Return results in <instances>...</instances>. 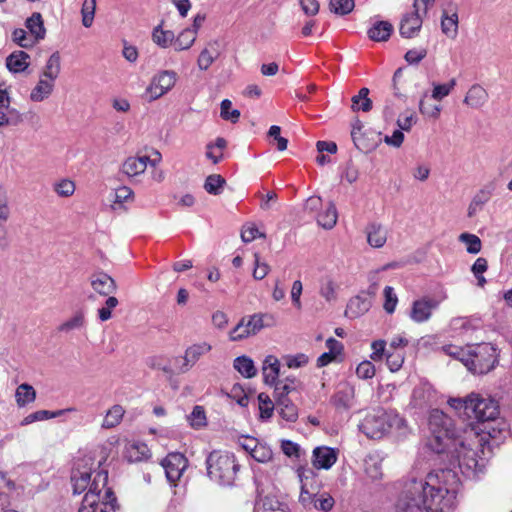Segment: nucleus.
I'll list each match as a JSON object with an SVG mask.
<instances>
[{
    "label": "nucleus",
    "instance_id": "nucleus-28",
    "mask_svg": "<svg viewBox=\"0 0 512 512\" xmlns=\"http://www.w3.org/2000/svg\"><path fill=\"white\" fill-rule=\"evenodd\" d=\"M245 324L248 332L251 336L256 335L260 332L265 326H268V323H265V320H273V317L269 314H253L248 317H244L241 319Z\"/></svg>",
    "mask_w": 512,
    "mask_h": 512
},
{
    "label": "nucleus",
    "instance_id": "nucleus-41",
    "mask_svg": "<svg viewBox=\"0 0 512 512\" xmlns=\"http://www.w3.org/2000/svg\"><path fill=\"white\" fill-rule=\"evenodd\" d=\"M15 398L18 406L23 407L32 403L36 398L35 389L29 384H21L15 392Z\"/></svg>",
    "mask_w": 512,
    "mask_h": 512
},
{
    "label": "nucleus",
    "instance_id": "nucleus-6",
    "mask_svg": "<svg viewBox=\"0 0 512 512\" xmlns=\"http://www.w3.org/2000/svg\"><path fill=\"white\" fill-rule=\"evenodd\" d=\"M469 412L467 417L480 422L491 421L499 415V407L495 400L471 393L468 402Z\"/></svg>",
    "mask_w": 512,
    "mask_h": 512
},
{
    "label": "nucleus",
    "instance_id": "nucleus-26",
    "mask_svg": "<svg viewBox=\"0 0 512 512\" xmlns=\"http://www.w3.org/2000/svg\"><path fill=\"white\" fill-rule=\"evenodd\" d=\"M371 302L364 296L353 297L346 308V315L350 318H357L369 311Z\"/></svg>",
    "mask_w": 512,
    "mask_h": 512
},
{
    "label": "nucleus",
    "instance_id": "nucleus-42",
    "mask_svg": "<svg viewBox=\"0 0 512 512\" xmlns=\"http://www.w3.org/2000/svg\"><path fill=\"white\" fill-rule=\"evenodd\" d=\"M85 315L82 311L76 312L72 317L64 321L59 327L60 332L69 333L74 330H80L85 326Z\"/></svg>",
    "mask_w": 512,
    "mask_h": 512
},
{
    "label": "nucleus",
    "instance_id": "nucleus-39",
    "mask_svg": "<svg viewBox=\"0 0 512 512\" xmlns=\"http://www.w3.org/2000/svg\"><path fill=\"white\" fill-rule=\"evenodd\" d=\"M197 38L195 30L186 28L182 30L178 36L174 39V48L177 51L189 49Z\"/></svg>",
    "mask_w": 512,
    "mask_h": 512
},
{
    "label": "nucleus",
    "instance_id": "nucleus-23",
    "mask_svg": "<svg viewBox=\"0 0 512 512\" xmlns=\"http://www.w3.org/2000/svg\"><path fill=\"white\" fill-rule=\"evenodd\" d=\"M124 455L129 462H141L149 458L150 450L143 442H130L125 446Z\"/></svg>",
    "mask_w": 512,
    "mask_h": 512
},
{
    "label": "nucleus",
    "instance_id": "nucleus-37",
    "mask_svg": "<svg viewBox=\"0 0 512 512\" xmlns=\"http://www.w3.org/2000/svg\"><path fill=\"white\" fill-rule=\"evenodd\" d=\"M338 219L336 207L333 203H329L328 206L318 214L317 222L324 229H332Z\"/></svg>",
    "mask_w": 512,
    "mask_h": 512
},
{
    "label": "nucleus",
    "instance_id": "nucleus-35",
    "mask_svg": "<svg viewBox=\"0 0 512 512\" xmlns=\"http://www.w3.org/2000/svg\"><path fill=\"white\" fill-rule=\"evenodd\" d=\"M233 367L245 378H253L257 374L253 360L245 355L235 358Z\"/></svg>",
    "mask_w": 512,
    "mask_h": 512
},
{
    "label": "nucleus",
    "instance_id": "nucleus-3",
    "mask_svg": "<svg viewBox=\"0 0 512 512\" xmlns=\"http://www.w3.org/2000/svg\"><path fill=\"white\" fill-rule=\"evenodd\" d=\"M402 421L397 413L379 408L367 413L359 428L368 438L380 439Z\"/></svg>",
    "mask_w": 512,
    "mask_h": 512
},
{
    "label": "nucleus",
    "instance_id": "nucleus-44",
    "mask_svg": "<svg viewBox=\"0 0 512 512\" xmlns=\"http://www.w3.org/2000/svg\"><path fill=\"white\" fill-rule=\"evenodd\" d=\"M273 386L275 398L288 397L296 389V379L287 377L282 381L277 380Z\"/></svg>",
    "mask_w": 512,
    "mask_h": 512
},
{
    "label": "nucleus",
    "instance_id": "nucleus-15",
    "mask_svg": "<svg viewBox=\"0 0 512 512\" xmlns=\"http://www.w3.org/2000/svg\"><path fill=\"white\" fill-rule=\"evenodd\" d=\"M351 137L355 146L364 153L374 150L382 141V133L376 130H352Z\"/></svg>",
    "mask_w": 512,
    "mask_h": 512
},
{
    "label": "nucleus",
    "instance_id": "nucleus-14",
    "mask_svg": "<svg viewBox=\"0 0 512 512\" xmlns=\"http://www.w3.org/2000/svg\"><path fill=\"white\" fill-rule=\"evenodd\" d=\"M211 350L212 345L206 341L197 342L188 346L184 352L183 364L179 367V372H188L203 356L210 353Z\"/></svg>",
    "mask_w": 512,
    "mask_h": 512
},
{
    "label": "nucleus",
    "instance_id": "nucleus-20",
    "mask_svg": "<svg viewBox=\"0 0 512 512\" xmlns=\"http://www.w3.org/2000/svg\"><path fill=\"white\" fill-rule=\"evenodd\" d=\"M354 387L345 383L339 386L337 392L332 398V402L339 410H348L354 404Z\"/></svg>",
    "mask_w": 512,
    "mask_h": 512
},
{
    "label": "nucleus",
    "instance_id": "nucleus-31",
    "mask_svg": "<svg viewBox=\"0 0 512 512\" xmlns=\"http://www.w3.org/2000/svg\"><path fill=\"white\" fill-rule=\"evenodd\" d=\"M422 26V18L418 15L410 14L403 18L400 24V33L406 38L415 36Z\"/></svg>",
    "mask_w": 512,
    "mask_h": 512
},
{
    "label": "nucleus",
    "instance_id": "nucleus-22",
    "mask_svg": "<svg viewBox=\"0 0 512 512\" xmlns=\"http://www.w3.org/2000/svg\"><path fill=\"white\" fill-rule=\"evenodd\" d=\"M29 65L30 56L22 50L14 51L6 58V67L12 73L24 72Z\"/></svg>",
    "mask_w": 512,
    "mask_h": 512
},
{
    "label": "nucleus",
    "instance_id": "nucleus-25",
    "mask_svg": "<svg viewBox=\"0 0 512 512\" xmlns=\"http://www.w3.org/2000/svg\"><path fill=\"white\" fill-rule=\"evenodd\" d=\"M370 90L366 87L361 88L358 93L351 98V110L353 112L367 113L373 108V101L369 97Z\"/></svg>",
    "mask_w": 512,
    "mask_h": 512
},
{
    "label": "nucleus",
    "instance_id": "nucleus-29",
    "mask_svg": "<svg viewBox=\"0 0 512 512\" xmlns=\"http://www.w3.org/2000/svg\"><path fill=\"white\" fill-rule=\"evenodd\" d=\"M125 415V409L119 404L113 405L109 408L103 418L101 427L103 429H112L117 427Z\"/></svg>",
    "mask_w": 512,
    "mask_h": 512
},
{
    "label": "nucleus",
    "instance_id": "nucleus-2",
    "mask_svg": "<svg viewBox=\"0 0 512 512\" xmlns=\"http://www.w3.org/2000/svg\"><path fill=\"white\" fill-rule=\"evenodd\" d=\"M431 436L428 446L436 453H443L454 447L455 457L461 472L473 476L484 467L483 453L484 437L474 428L464 431V436L455 438L453 421L442 411L434 410L429 417Z\"/></svg>",
    "mask_w": 512,
    "mask_h": 512
},
{
    "label": "nucleus",
    "instance_id": "nucleus-1",
    "mask_svg": "<svg viewBox=\"0 0 512 512\" xmlns=\"http://www.w3.org/2000/svg\"><path fill=\"white\" fill-rule=\"evenodd\" d=\"M460 481L451 469H436L424 480L411 479L397 502L398 512H451Z\"/></svg>",
    "mask_w": 512,
    "mask_h": 512
},
{
    "label": "nucleus",
    "instance_id": "nucleus-4",
    "mask_svg": "<svg viewBox=\"0 0 512 512\" xmlns=\"http://www.w3.org/2000/svg\"><path fill=\"white\" fill-rule=\"evenodd\" d=\"M209 478L220 485H232L235 481L239 465L230 453L213 451L206 460Z\"/></svg>",
    "mask_w": 512,
    "mask_h": 512
},
{
    "label": "nucleus",
    "instance_id": "nucleus-32",
    "mask_svg": "<svg viewBox=\"0 0 512 512\" xmlns=\"http://www.w3.org/2000/svg\"><path fill=\"white\" fill-rule=\"evenodd\" d=\"M392 31V24L387 21H378L368 30V36L376 42L386 41L389 39Z\"/></svg>",
    "mask_w": 512,
    "mask_h": 512
},
{
    "label": "nucleus",
    "instance_id": "nucleus-8",
    "mask_svg": "<svg viewBox=\"0 0 512 512\" xmlns=\"http://www.w3.org/2000/svg\"><path fill=\"white\" fill-rule=\"evenodd\" d=\"M162 161V155L154 150L151 155L128 157L122 164V172L129 178L139 176L145 172L147 166L155 167Z\"/></svg>",
    "mask_w": 512,
    "mask_h": 512
},
{
    "label": "nucleus",
    "instance_id": "nucleus-38",
    "mask_svg": "<svg viewBox=\"0 0 512 512\" xmlns=\"http://www.w3.org/2000/svg\"><path fill=\"white\" fill-rule=\"evenodd\" d=\"M338 284L331 278L326 277L321 280L319 294L327 302H335L337 300Z\"/></svg>",
    "mask_w": 512,
    "mask_h": 512
},
{
    "label": "nucleus",
    "instance_id": "nucleus-10",
    "mask_svg": "<svg viewBox=\"0 0 512 512\" xmlns=\"http://www.w3.org/2000/svg\"><path fill=\"white\" fill-rule=\"evenodd\" d=\"M175 83L176 74L174 72L162 71L152 78L145 95L150 101L156 100L171 90Z\"/></svg>",
    "mask_w": 512,
    "mask_h": 512
},
{
    "label": "nucleus",
    "instance_id": "nucleus-53",
    "mask_svg": "<svg viewBox=\"0 0 512 512\" xmlns=\"http://www.w3.org/2000/svg\"><path fill=\"white\" fill-rule=\"evenodd\" d=\"M96 11V0H84L81 14H82V24L85 27H90L93 24L94 15Z\"/></svg>",
    "mask_w": 512,
    "mask_h": 512
},
{
    "label": "nucleus",
    "instance_id": "nucleus-57",
    "mask_svg": "<svg viewBox=\"0 0 512 512\" xmlns=\"http://www.w3.org/2000/svg\"><path fill=\"white\" fill-rule=\"evenodd\" d=\"M384 294V304L383 308L388 314H392L397 306L398 297L394 291V289L390 286H386L383 291Z\"/></svg>",
    "mask_w": 512,
    "mask_h": 512
},
{
    "label": "nucleus",
    "instance_id": "nucleus-61",
    "mask_svg": "<svg viewBox=\"0 0 512 512\" xmlns=\"http://www.w3.org/2000/svg\"><path fill=\"white\" fill-rule=\"evenodd\" d=\"M113 196V209H116L115 205H121L133 197V191L131 188L127 186H122L114 190L112 193Z\"/></svg>",
    "mask_w": 512,
    "mask_h": 512
},
{
    "label": "nucleus",
    "instance_id": "nucleus-51",
    "mask_svg": "<svg viewBox=\"0 0 512 512\" xmlns=\"http://www.w3.org/2000/svg\"><path fill=\"white\" fill-rule=\"evenodd\" d=\"M12 40L22 48H32L37 43L24 29H15L12 33Z\"/></svg>",
    "mask_w": 512,
    "mask_h": 512
},
{
    "label": "nucleus",
    "instance_id": "nucleus-60",
    "mask_svg": "<svg viewBox=\"0 0 512 512\" xmlns=\"http://www.w3.org/2000/svg\"><path fill=\"white\" fill-rule=\"evenodd\" d=\"M354 6V0H330L331 11L339 15L350 13Z\"/></svg>",
    "mask_w": 512,
    "mask_h": 512
},
{
    "label": "nucleus",
    "instance_id": "nucleus-12",
    "mask_svg": "<svg viewBox=\"0 0 512 512\" xmlns=\"http://www.w3.org/2000/svg\"><path fill=\"white\" fill-rule=\"evenodd\" d=\"M439 306V301L430 297L423 296L414 300L409 311V318L417 323H425L429 321L433 315V311Z\"/></svg>",
    "mask_w": 512,
    "mask_h": 512
},
{
    "label": "nucleus",
    "instance_id": "nucleus-18",
    "mask_svg": "<svg viewBox=\"0 0 512 512\" xmlns=\"http://www.w3.org/2000/svg\"><path fill=\"white\" fill-rule=\"evenodd\" d=\"M280 361L274 355H268L264 358L262 363V375L266 385L272 386L276 384L280 375Z\"/></svg>",
    "mask_w": 512,
    "mask_h": 512
},
{
    "label": "nucleus",
    "instance_id": "nucleus-59",
    "mask_svg": "<svg viewBox=\"0 0 512 512\" xmlns=\"http://www.w3.org/2000/svg\"><path fill=\"white\" fill-rule=\"evenodd\" d=\"M54 191L60 197H70L75 192V183L69 179H62L54 184Z\"/></svg>",
    "mask_w": 512,
    "mask_h": 512
},
{
    "label": "nucleus",
    "instance_id": "nucleus-7",
    "mask_svg": "<svg viewBox=\"0 0 512 512\" xmlns=\"http://www.w3.org/2000/svg\"><path fill=\"white\" fill-rule=\"evenodd\" d=\"M108 473L104 470L95 473L90 490L85 494L82 505L78 512H96V505L101 502L103 505L104 491L107 488Z\"/></svg>",
    "mask_w": 512,
    "mask_h": 512
},
{
    "label": "nucleus",
    "instance_id": "nucleus-17",
    "mask_svg": "<svg viewBox=\"0 0 512 512\" xmlns=\"http://www.w3.org/2000/svg\"><path fill=\"white\" fill-rule=\"evenodd\" d=\"M90 284L95 292L102 296L110 295L116 291L114 279L106 273L93 274L90 278Z\"/></svg>",
    "mask_w": 512,
    "mask_h": 512
},
{
    "label": "nucleus",
    "instance_id": "nucleus-50",
    "mask_svg": "<svg viewBox=\"0 0 512 512\" xmlns=\"http://www.w3.org/2000/svg\"><path fill=\"white\" fill-rule=\"evenodd\" d=\"M260 418L263 420L270 419L273 415L274 404L270 397L265 393L258 395Z\"/></svg>",
    "mask_w": 512,
    "mask_h": 512
},
{
    "label": "nucleus",
    "instance_id": "nucleus-64",
    "mask_svg": "<svg viewBox=\"0 0 512 512\" xmlns=\"http://www.w3.org/2000/svg\"><path fill=\"white\" fill-rule=\"evenodd\" d=\"M432 100L431 97L425 95L420 101V110L424 115L435 118L440 113V106L432 104Z\"/></svg>",
    "mask_w": 512,
    "mask_h": 512
},
{
    "label": "nucleus",
    "instance_id": "nucleus-47",
    "mask_svg": "<svg viewBox=\"0 0 512 512\" xmlns=\"http://www.w3.org/2000/svg\"><path fill=\"white\" fill-rule=\"evenodd\" d=\"M459 241L466 245V251L470 254H477L481 251V240L475 234L462 233L459 235Z\"/></svg>",
    "mask_w": 512,
    "mask_h": 512
},
{
    "label": "nucleus",
    "instance_id": "nucleus-19",
    "mask_svg": "<svg viewBox=\"0 0 512 512\" xmlns=\"http://www.w3.org/2000/svg\"><path fill=\"white\" fill-rule=\"evenodd\" d=\"M366 238L368 244L373 248H382L388 237V230L379 223H370L366 229Z\"/></svg>",
    "mask_w": 512,
    "mask_h": 512
},
{
    "label": "nucleus",
    "instance_id": "nucleus-54",
    "mask_svg": "<svg viewBox=\"0 0 512 512\" xmlns=\"http://www.w3.org/2000/svg\"><path fill=\"white\" fill-rule=\"evenodd\" d=\"M187 419L190 425L195 429L204 427L206 425V414L204 408L198 405L195 406Z\"/></svg>",
    "mask_w": 512,
    "mask_h": 512
},
{
    "label": "nucleus",
    "instance_id": "nucleus-63",
    "mask_svg": "<svg viewBox=\"0 0 512 512\" xmlns=\"http://www.w3.org/2000/svg\"><path fill=\"white\" fill-rule=\"evenodd\" d=\"M273 453L270 447L265 444L258 443L257 446H254V452L251 455L253 459L260 463L269 462L272 459Z\"/></svg>",
    "mask_w": 512,
    "mask_h": 512
},
{
    "label": "nucleus",
    "instance_id": "nucleus-33",
    "mask_svg": "<svg viewBox=\"0 0 512 512\" xmlns=\"http://www.w3.org/2000/svg\"><path fill=\"white\" fill-rule=\"evenodd\" d=\"M487 98L486 90L479 85H474L468 90L464 102L472 108H479L487 101Z\"/></svg>",
    "mask_w": 512,
    "mask_h": 512
},
{
    "label": "nucleus",
    "instance_id": "nucleus-52",
    "mask_svg": "<svg viewBox=\"0 0 512 512\" xmlns=\"http://www.w3.org/2000/svg\"><path fill=\"white\" fill-rule=\"evenodd\" d=\"M334 505V498L328 492H322L318 494L312 508L321 512H330Z\"/></svg>",
    "mask_w": 512,
    "mask_h": 512
},
{
    "label": "nucleus",
    "instance_id": "nucleus-48",
    "mask_svg": "<svg viewBox=\"0 0 512 512\" xmlns=\"http://www.w3.org/2000/svg\"><path fill=\"white\" fill-rule=\"evenodd\" d=\"M147 365L154 369L160 370L167 375L174 374V370L171 366L170 360L164 356H153L147 360Z\"/></svg>",
    "mask_w": 512,
    "mask_h": 512
},
{
    "label": "nucleus",
    "instance_id": "nucleus-5",
    "mask_svg": "<svg viewBox=\"0 0 512 512\" xmlns=\"http://www.w3.org/2000/svg\"><path fill=\"white\" fill-rule=\"evenodd\" d=\"M464 365L474 374L490 372L497 362L496 349L490 343H481L468 347Z\"/></svg>",
    "mask_w": 512,
    "mask_h": 512
},
{
    "label": "nucleus",
    "instance_id": "nucleus-56",
    "mask_svg": "<svg viewBox=\"0 0 512 512\" xmlns=\"http://www.w3.org/2000/svg\"><path fill=\"white\" fill-rule=\"evenodd\" d=\"M270 266L267 262L262 261L259 254H254V269H253V278L255 280L264 279L268 273L270 272Z\"/></svg>",
    "mask_w": 512,
    "mask_h": 512
},
{
    "label": "nucleus",
    "instance_id": "nucleus-27",
    "mask_svg": "<svg viewBox=\"0 0 512 512\" xmlns=\"http://www.w3.org/2000/svg\"><path fill=\"white\" fill-rule=\"evenodd\" d=\"M276 408L284 420L288 422H295L297 420L298 409L288 397L276 398Z\"/></svg>",
    "mask_w": 512,
    "mask_h": 512
},
{
    "label": "nucleus",
    "instance_id": "nucleus-45",
    "mask_svg": "<svg viewBox=\"0 0 512 512\" xmlns=\"http://www.w3.org/2000/svg\"><path fill=\"white\" fill-rule=\"evenodd\" d=\"M442 32L450 37L454 38L458 31V15L456 12L451 15H444L441 21Z\"/></svg>",
    "mask_w": 512,
    "mask_h": 512
},
{
    "label": "nucleus",
    "instance_id": "nucleus-21",
    "mask_svg": "<svg viewBox=\"0 0 512 512\" xmlns=\"http://www.w3.org/2000/svg\"><path fill=\"white\" fill-rule=\"evenodd\" d=\"M228 142L222 137H218L205 146V157L213 164H218L224 159V153L227 149Z\"/></svg>",
    "mask_w": 512,
    "mask_h": 512
},
{
    "label": "nucleus",
    "instance_id": "nucleus-55",
    "mask_svg": "<svg viewBox=\"0 0 512 512\" xmlns=\"http://www.w3.org/2000/svg\"><path fill=\"white\" fill-rule=\"evenodd\" d=\"M10 215L11 209L6 189L0 186V226L9 220Z\"/></svg>",
    "mask_w": 512,
    "mask_h": 512
},
{
    "label": "nucleus",
    "instance_id": "nucleus-13",
    "mask_svg": "<svg viewBox=\"0 0 512 512\" xmlns=\"http://www.w3.org/2000/svg\"><path fill=\"white\" fill-rule=\"evenodd\" d=\"M167 480L175 483L187 468V459L181 453H170L162 461Z\"/></svg>",
    "mask_w": 512,
    "mask_h": 512
},
{
    "label": "nucleus",
    "instance_id": "nucleus-24",
    "mask_svg": "<svg viewBox=\"0 0 512 512\" xmlns=\"http://www.w3.org/2000/svg\"><path fill=\"white\" fill-rule=\"evenodd\" d=\"M481 326V320L477 317H455L450 321V330L454 333H468L478 329Z\"/></svg>",
    "mask_w": 512,
    "mask_h": 512
},
{
    "label": "nucleus",
    "instance_id": "nucleus-34",
    "mask_svg": "<svg viewBox=\"0 0 512 512\" xmlns=\"http://www.w3.org/2000/svg\"><path fill=\"white\" fill-rule=\"evenodd\" d=\"M365 473L372 480H379L383 476L382 459L379 455L370 454L365 459Z\"/></svg>",
    "mask_w": 512,
    "mask_h": 512
},
{
    "label": "nucleus",
    "instance_id": "nucleus-62",
    "mask_svg": "<svg viewBox=\"0 0 512 512\" xmlns=\"http://www.w3.org/2000/svg\"><path fill=\"white\" fill-rule=\"evenodd\" d=\"M386 363L391 372H397L401 369L404 363V354L398 351H387Z\"/></svg>",
    "mask_w": 512,
    "mask_h": 512
},
{
    "label": "nucleus",
    "instance_id": "nucleus-16",
    "mask_svg": "<svg viewBox=\"0 0 512 512\" xmlns=\"http://www.w3.org/2000/svg\"><path fill=\"white\" fill-rule=\"evenodd\" d=\"M337 461V451L330 447H317L313 450V466L316 469H330Z\"/></svg>",
    "mask_w": 512,
    "mask_h": 512
},
{
    "label": "nucleus",
    "instance_id": "nucleus-30",
    "mask_svg": "<svg viewBox=\"0 0 512 512\" xmlns=\"http://www.w3.org/2000/svg\"><path fill=\"white\" fill-rule=\"evenodd\" d=\"M26 28L29 30L30 36L35 39L36 43L44 39L46 30L40 13H33L32 16L26 20Z\"/></svg>",
    "mask_w": 512,
    "mask_h": 512
},
{
    "label": "nucleus",
    "instance_id": "nucleus-46",
    "mask_svg": "<svg viewBox=\"0 0 512 512\" xmlns=\"http://www.w3.org/2000/svg\"><path fill=\"white\" fill-rule=\"evenodd\" d=\"M455 86V79H451L449 82L443 84L434 83L432 94L429 97H431L434 101L440 102L443 98L451 93Z\"/></svg>",
    "mask_w": 512,
    "mask_h": 512
},
{
    "label": "nucleus",
    "instance_id": "nucleus-58",
    "mask_svg": "<svg viewBox=\"0 0 512 512\" xmlns=\"http://www.w3.org/2000/svg\"><path fill=\"white\" fill-rule=\"evenodd\" d=\"M59 70H60L59 57L56 55H52L46 63L45 70L43 72L42 77L51 79L52 81H54L59 74Z\"/></svg>",
    "mask_w": 512,
    "mask_h": 512
},
{
    "label": "nucleus",
    "instance_id": "nucleus-49",
    "mask_svg": "<svg viewBox=\"0 0 512 512\" xmlns=\"http://www.w3.org/2000/svg\"><path fill=\"white\" fill-rule=\"evenodd\" d=\"M225 182L221 175L212 174L206 178L204 188L207 193L218 195L222 192Z\"/></svg>",
    "mask_w": 512,
    "mask_h": 512
},
{
    "label": "nucleus",
    "instance_id": "nucleus-36",
    "mask_svg": "<svg viewBox=\"0 0 512 512\" xmlns=\"http://www.w3.org/2000/svg\"><path fill=\"white\" fill-rule=\"evenodd\" d=\"M54 87V81L41 76L39 82L31 92V99L36 102L43 101L52 92Z\"/></svg>",
    "mask_w": 512,
    "mask_h": 512
},
{
    "label": "nucleus",
    "instance_id": "nucleus-40",
    "mask_svg": "<svg viewBox=\"0 0 512 512\" xmlns=\"http://www.w3.org/2000/svg\"><path fill=\"white\" fill-rule=\"evenodd\" d=\"M175 35L171 30H164L162 26H157L152 32V40L162 48H168L174 45Z\"/></svg>",
    "mask_w": 512,
    "mask_h": 512
},
{
    "label": "nucleus",
    "instance_id": "nucleus-43",
    "mask_svg": "<svg viewBox=\"0 0 512 512\" xmlns=\"http://www.w3.org/2000/svg\"><path fill=\"white\" fill-rule=\"evenodd\" d=\"M72 409H67V411H71ZM66 412V410H58L55 412H50L48 410H39L34 413L29 414L23 419L22 424L28 425L36 421H43L46 419L55 418L58 416L63 415Z\"/></svg>",
    "mask_w": 512,
    "mask_h": 512
},
{
    "label": "nucleus",
    "instance_id": "nucleus-11",
    "mask_svg": "<svg viewBox=\"0 0 512 512\" xmlns=\"http://www.w3.org/2000/svg\"><path fill=\"white\" fill-rule=\"evenodd\" d=\"M300 494L298 501L307 510H311L318 496L317 489L313 487L314 473L309 469H299Z\"/></svg>",
    "mask_w": 512,
    "mask_h": 512
},
{
    "label": "nucleus",
    "instance_id": "nucleus-9",
    "mask_svg": "<svg viewBox=\"0 0 512 512\" xmlns=\"http://www.w3.org/2000/svg\"><path fill=\"white\" fill-rule=\"evenodd\" d=\"M92 463L90 458L79 459L71 473V483L74 494H80L86 489L90 490Z\"/></svg>",
    "mask_w": 512,
    "mask_h": 512
}]
</instances>
